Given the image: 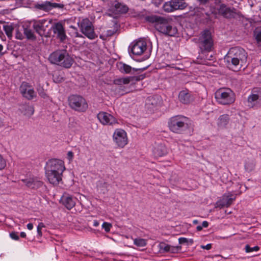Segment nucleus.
I'll use <instances>...</instances> for the list:
<instances>
[{
    "mask_svg": "<svg viewBox=\"0 0 261 261\" xmlns=\"http://www.w3.org/2000/svg\"><path fill=\"white\" fill-rule=\"evenodd\" d=\"M215 12L216 14H218L227 19L234 18L239 13L237 9L233 7H230L222 2V0H215Z\"/></svg>",
    "mask_w": 261,
    "mask_h": 261,
    "instance_id": "obj_4",
    "label": "nucleus"
},
{
    "mask_svg": "<svg viewBox=\"0 0 261 261\" xmlns=\"http://www.w3.org/2000/svg\"><path fill=\"white\" fill-rule=\"evenodd\" d=\"M229 197V196L228 195H224L223 196L222 199L216 203V207L222 208L224 207L229 206L231 204L233 200L235 199L236 197H234L233 198H232Z\"/></svg>",
    "mask_w": 261,
    "mask_h": 261,
    "instance_id": "obj_24",
    "label": "nucleus"
},
{
    "mask_svg": "<svg viewBox=\"0 0 261 261\" xmlns=\"http://www.w3.org/2000/svg\"><path fill=\"white\" fill-rule=\"evenodd\" d=\"M256 162L253 158H247L244 160V168L247 172H251L255 167Z\"/></svg>",
    "mask_w": 261,
    "mask_h": 261,
    "instance_id": "obj_26",
    "label": "nucleus"
},
{
    "mask_svg": "<svg viewBox=\"0 0 261 261\" xmlns=\"http://www.w3.org/2000/svg\"><path fill=\"white\" fill-rule=\"evenodd\" d=\"M145 74H141L138 76H130V82L131 81H139L143 80L145 78Z\"/></svg>",
    "mask_w": 261,
    "mask_h": 261,
    "instance_id": "obj_42",
    "label": "nucleus"
},
{
    "mask_svg": "<svg viewBox=\"0 0 261 261\" xmlns=\"http://www.w3.org/2000/svg\"><path fill=\"white\" fill-rule=\"evenodd\" d=\"M67 157L69 160H71L73 157V153L72 151H70L68 152Z\"/></svg>",
    "mask_w": 261,
    "mask_h": 261,
    "instance_id": "obj_53",
    "label": "nucleus"
},
{
    "mask_svg": "<svg viewBox=\"0 0 261 261\" xmlns=\"http://www.w3.org/2000/svg\"><path fill=\"white\" fill-rule=\"evenodd\" d=\"M153 4L156 6L159 7L162 4V0H153Z\"/></svg>",
    "mask_w": 261,
    "mask_h": 261,
    "instance_id": "obj_52",
    "label": "nucleus"
},
{
    "mask_svg": "<svg viewBox=\"0 0 261 261\" xmlns=\"http://www.w3.org/2000/svg\"><path fill=\"white\" fill-rule=\"evenodd\" d=\"M20 91L22 96L28 99H32L35 96L34 90L26 82H23L21 84Z\"/></svg>",
    "mask_w": 261,
    "mask_h": 261,
    "instance_id": "obj_18",
    "label": "nucleus"
},
{
    "mask_svg": "<svg viewBox=\"0 0 261 261\" xmlns=\"http://www.w3.org/2000/svg\"><path fill=\"white\" fill-rule=\"evenodd\" d=\"M24 34L21 33L20 32H19L18 30H17L15 34V37L17 39L19 40H22L24 38Z\"/></svg>",
    "mask_w": 261,
    "mask_h": 261,
    "instance_id": "obj_47",
    "label": "nucleus"
},
{
    "mask_svg": "<svg viewBox=\"0 0 261 261\" xmlns=\"http://www.w3.org/2000/svg\"><path fill=\"white\" fill-rule=\"evenodd\" d=\"M147 49V43L143 39L137 41L131 47V53L135 56H140Z\"/></svg>",
    "mask_w": 261,
    "mask_h": 261,
    "instance_id": "obj_15",
    "label": "nucleus"
},
{
    "mask_svg": "<svg viewBox=\"0 0 261 261\" xmlns=\"http://www.w3.org/2000/svg\"><path fill=\"white\" fill-rule=\"evenodd\" d=\"M156 98H158L159 97L158 96H153L149 98L148 99V102L146 103V106H148L149 108L150 105H152L153 107H156L158 102L156 101ZM150 108H151L150 107Z\"/></svg>",
    "mask_w": 261,
    "mask_h": 261,
    "instance_id": "obj_36",
    "label": "nucleus"
},
{
    "mask_svg": "<svg viewBox=\"0 0 261 261\" xmlns=\"http://www.w3.org/2000/svg\"><path fill=\"white\" fill-rule=\"evenodd\" d=\"M179 100L184 104L190 103L193 100V97L187 90L180 91L178 95Z\"/></svg>",
    "mask_w": 261,
    "mask_h": 261,
    "instance_id": "obj_25",
    "label": "nucleus"
},
{
    "mask_svg": "<svg viewBox=\"0 0 261 261\" xmlns=\"http://www.w3.org/2000/svg\"><path fill=\"white\" fill-rule=\"evenodd\" d=\"M37 91L38 92L39 95L44 99L48 98V95L46 93L45 90L42 87L39 86L37 88Z\"/></svg>",
    "mask_w": 261,
    "mask_h": 261,
    "instance_id": "obj_37",
    "label": "nucleus"
},
{
    "mask_svg": "<svg viewBox=\"0 0 261 261\" xmlns=\"http://www.w3.org/2000/svg\"><path fill=\"white\" fill-rule=\"evenodd\" d=\"M77 24L81 32L89 39L93 40L97 37L94 32V26L88 18L80 19Z\"/></svg>",
    "mask_w": 261,
    "mask_h": 261,
    "instance_id": "obj_9",
    "label": "nucleus"
},
{
    "mask_svg": "<svg viewBox=\"0 0 261 261\" xmlns=\"http://www.w3.org/2000/svg\"><path fill=\"white\" fill-rule=\"evenodd\" d=\"M114 11L116 13H126L128 10V8L126 5L118 2H116V3L114 4Z\"/></svg>",
    "mask_w": 261,
    "mask_h": 261,
    "instance_id": "obj_27",
    "label": "nucleus"
},
{
    "mask_svg": "<svg viewBox=\"0 0 261 261\" xmlns=\"http://www.w3.org/2000/svg\"><path fill=\"white\" fill-rule=\"evenodd\" d=\"M6 166V161L3 159L2 156L0 154V170H2Z\"/></svg>",
    "mask_w": 261,
    "mask_h": 261,
    "instance_id": "obj_46",
    "label": "nucleus"
},
{
    "mask_svg": "<svg viewBox=\"0 0 261 261\" xmlns=\"http://www.w3.org/2000/svg\"><path fill=\"white\" fill-rule=\"evenodd\" d=\"M4 30L5 32V33L7 35L8 37H11L12 36V32L13 30V28L12 25H4Z\"/></svg>",
    "mask_w": 261,
    "mask_h": 261,
    "instance_id": "obj_35",
    "label": "nucleus"
},
{
    "mask_svg": "<svg viewBox=\"0 0 261 261\" xmlns=\"http://www.w3.org/2000/svg\"><path fill=\"white\" fill-rule=\"evenodd\" d=\"M117 32V30L114 29L113 30H110L107 31L106 36L110 37L113 35Z\"/></svg>",
    "mask_w": 261,
    "mask_h": 261,
    "instance_id": "obj_48",
    "label": "nucleus"
},
{
    "mask_svg": "<svg viewBox=\"0 0 261 261\" xmlns=\"http://www.w3.org/2000/svg\"><path fill=\"white\" fill-rule=\"evenodd\" d=\"M169 245L166 244L165 243L162 242L159 244L160 250H163L165 252H168L170 247Z\"/></svg>",
    "mask_w": 261,
    "mask_h": 261,
    "instance_id": "obj_38",
    "label": "nucleus"
},
{
    "mask_svg": "<svg viewBox=\"0 0 261 261\" xmlns=\"http://www.w3.org/2000/svg\"><path fill=\"white\" fill-rule=\"evenodd\" d=\"M112 227V225L111 223L108 222H103L102 225V227L105 229V230L108 232L110 231L111 228Z\"/></svg>",
    "mask_w": 261,
    "mask_h": 261,
    "instance_id": "obj_43",
    "label": "nucleus"
},
{
    "mask_svg": "<svg viewBox=\"0 0 261 261\" xmlns=\"http://www.w3.org/2000/svg\"><path fill=\"white\" fill-rule=\"evenodd\" d=\"M44 227H45L44 224L42 222L40 223L37 226V233L40 237L42 236V232H41V229Z\"/></svg>",
    "mask_w": 261,
    "mask_h": 261,
    "instance_id": "obj_45",
    "label": "nucleus"
},
{
    "mask_svg": "<svg viewBox=\"0 0 261 261\" xmlns=\"http://www.w3.org/2000/svg\"><path fill=\"white\" fill-rule=\"evenodd\" d=\"M146 20L150 22L155 23V28L159 32L165 35L174 36L177 33L175 27H173L164 17L156 15L148 16Z\"/></svg>",
    "mask_w": 261,
    "mask_h": 261,
    "instance_id": "obj_2",
    "label": "nucleus"
},
{
    "mask_svg": "<svg viewBox=\"0 0 261 261\" xmlns=\"http://www.w3.org/2000/svg\"><path fill=\"white\" fill-rule=\"evenodd\" d=\"M63 173L57 172H48L45 171V174L47 180L51 184L57 185L59 182L62 180V175Z\"/></svg>",
    "mask_w": 261,
    "mask_h": 261,
    "instance_id": "obj_19",
    "label": "nucleus"
},
{
    "mask_svg": "<svg viewBox=\"0 0 261 261\" xmlns=\"http://www.w3.org/2000/svg\"><path fill=\"white\" fill-rule=\"evenodd\" d=\"M217 101L221 105H228L235 101V94L229 88H221L216 91L215 93Z\"/></svg>",
    "mask_w": 261,
    "mask_h": 261,
    "instance_id": "obj_6",
    "label": "nucleus"
},
{
    "mask_svg": "<svg viewBox=\"0 0 261 261\" xmlns=\"http://www.w3.org/2000/svg\"><path fill=\"white\" fill-rule=\"evenodd\" d=\"M4 47L2 44H0V56H2L5 54V52H3Z\"/></svg>",
    "mask_w": 261,
    "mask_h": 261,
    "instance_id": "obj_55",
    "label": "nucleus"
},
{
    "mask_svg": "<svg viewBox=\"0 0 261 261\" xmlns=\"http://www.w3.org/2000/svg\"><path fill=\"white\" fill-rule=\"evenodd\" d=\"M199 9H200V8H195V10H197V11H198Z\"/></svg>",
    "mask_w": 261,
    "mask_h": 261,
    "instance_id": "obj_64",
    "label": "nucleus"
},
{
    "mask_svg": "<svg viewBox=\"0 0 261 261\" xmlns=\"http://www.w3.org/2000/svg\"><path fill=\"white\" fill-rule=\"evenodd\" d=\"M201 248L202 249L209 250L212 248V244H208L205 246L201 245Z\"/></svg>",
    "mask_w": 261,
    "mask_h": 261,
    "instance_id": "obj_51",
    "label": "nucleus"
},
{
    "mask_svg": "<svg viewBox=\"0 0 261 261\" xmlns=\"http://www.w3.org/2000/svg\"><path fill=\"white\" fill-rule=\"evenodd\" d=\"M248 106L250 107H259L261 106V95L253 94L248 98Z\"/></svg>",
    "mask_w": 261,
    "mask_h": 261,
    "instance_id": "obj_23",
    "label": "nucleus"
},
{
    "mask_svg": "<svg viewBox=\"0 0 261 261\" xmlns=\"http://www.w3.org/2000/svg\"><path fill=\"white\" fill-rule=\"evenodd\" d=\"M22 108L24 110V115L31 116L34 114V108L32 106L25 105L23 106Z\"/></svg>",
    "mask_w": 261,
    "mask_h": 261,
    "instance_id": "obj_33",
    "label": "nucleus"
},
{
    "mask_svg": "<svg viewBox=\"0 0 261 261\" xmlns=\"http://www.w3.org/2000/svg\"><path fill=\"white\" fill-rule=\"evenodd\" d=\"M65 169L64 162L60 160L54 159L50 160L47 162L45 171L63 173Z\"/></svg>",
    "mask_w": 261,
    "mask_h": 261,
    "instance_id": "obj_12",
    "label": "nucleus"
},
{
    "mask_svg": "<svg viewBox=\"0 0 261 261\" xmlns=\"http://www.w3.org/2000/svg\"><path fill=\"white\" fill-rule=\"evenodd\" d=\"M113 139L117 145L123 148L127 143L126 132L122 129H117L113 135Z\"/></svg>",
    "mask_w": 261,
    "mask_h": 261,
    "instance_id": "obj_14",
    "label": "nucleus"
},
{
    "mask_svg": "<svg viewBox=\"0 0 261 261\" xmlns=\"http://www.w3.org/2000/svg\"><path fill=\"white\" fill-rule=\"evenodd\" d=\"M20 236L22 238H25L26 237V234L24 232H20Z\"/></svg>",
    "mask_w": 261,
    "mask_h": 261,
    "instance_id": "obj_60",
    "label": "nucleus"
},
{
    "mask_svg": "<svg viewBox=\"0 0 261 261\" xmlns=\"http://www.w3.org/2000/svg\"><path fill=\"white\" fill-rule=\"evenodd\" d=\"M181 246H170L169 250L168 252L172 253H177L180 249H181Z\"/></svg>",
    "mask_w": 261,
    "mask_h": 261,
    "instance_id": "obj_39",
    "label": "nucleus"
},
{
    "mask_svg": "<svg viewBox=\"0 0 261 261\" xmlns=\"http://www.w3.org/2000/svg\"><path fill=\"white\" fill-rule=\"evenodd\" d=\"M69 105L71 109L78 112H85L88 108L86 100L81 96L72 95L68 97Z\"/></svg>",
    "mask_w": 261,
    "mask_h": 261,
    "instance_id": "obj_10",
    "label": "nucleus"
},
{
    "mask_svg": "<svg viewBox=\"0 0 261 261\" xmlns=\"http://www.w3.org/2000/svg\"><path fill=\"white\" fill-rule=\"evenodd\" d=\"M229 121V116L227 114L221 115L219 119L218 124L219 126L223 127L226 126Z\"/></svg>",
    "mask_w": 261,
    "mask_h": 261,
    "instance_id": "obj_30",
    "label": "nucleus"
},
{
    "mask_svg": "<svg viewBox=\"0 0 261 261\" xmlns=\"http://www.w3.org/2000/svg\"><path fill=\"white\" fill-rule=\"evenodd\" d=\"M117 66L121 73L126 74L132 73V68L129 65L122 62H119L117 64Z\"/></svg>",
    "mask_w": 261,
    "mask_h": 261,
    "instance_id": "obj_28",
    "label": "nucleus"
},
{
    "mask_svg": "<svg viewBox=\"0 0 261 261\" xmlns=\"http://www.w3.org/2000/svg\"><path fill=\"white\" fill-rule=\"evenodd\" d=\"M64 7V5L63 4L52 3L49 1H46L41 4H37L35 6V8L46 12L49 11L54 8L63 9Z\"/></svg>",
    "mask_w": 261,
    "mask_h": 261,
    "instance_id": "obj_16",
    "label": "nucleus"
},
{
    "mask_svg": "<svg viewBox=\"0 0 261 261\" xmlns=\"http://www.w3.org/2000/svg\"><path fill=\"white\" fill-rule=\"evenodd\" d=\"M54 82L56 83H61L63 81V78L58 74H53Z\"/></svg>",
    "mask_w": 261,
    "mask_h": 261,
    "instance_id": "obj_41",
    "label": "nucleus"
},
{
    "mask_svg": "<svg viewBox=\"0 0 261 261\" xmlns=\"http://www.w3.org/2000/svg\"><path fill=\"white\" fill-rule=\"evenodd\" d=\"M197 1L198 2H199L200 4L205 5L207 3H208L210 0H197Z\"/></svg>",
    "mask_w": 261,
    "mask_h": 261,
    "instance_id": "obj_54",
    "label": "nucleus"
},
{
    "mask_svg": "<svg viewBox=\"0 0 261 261\" xmlns=\"http://www.w3.org/2000/svg\"><path fill=\"white\" fill-rule=\"evenodd\" d=\"M49 61L53 64L65 68H69L74 60L66 49H58L52 53L49 57Z\"/></svg>",
    "mask_w": 261,
    "mask_h": 261,
    "instance_id": "obj_3",
    "label": "nucleus"
},
{
    "mask_svg": "<svg viewBox=\"0 0 261 261\" xmlns=\"http://www.w3.org/2000/svg\"><path fill=\"white\" fill-rule=\"evenodd\" d=\"M50 31L53 32V36L60 40L61 42H64L67 38L65 28L61 22L54 23L49 29L50 32Z\"/></svg>",
    "mask_w": 261,
    "mask_h": 261,
    "instance_id": "obj_13",
    "label": "nucleus"
},
{
    "mask_svg": "<svg viewBox=\"0 0 261 261\" xmlns=\"http://www.w3.org/2000/svg\"><path fill=\"white\" fill-rule=\"evenodd\" d=\"M193 223L194 224H197L198 223V221L197 220H194L193 221Z\"/></svg>",
    "mask_w": 261,
    "mask_h": 261,
    "instance_id": "obj_61",
    "label": "nucleus"
},
{
    "mask_svg": "<svg viewBox=\"0 0 261 261\" xmlns=\"http://www.w3.org/2000/svg\"><path fill=\"white\" fill-rule=\"evenodd\" d=\"M10 237L15 240H19V236L17 235V233L15 232H12L10 233Z\"/></svg>",
    "mask_w": 261,
    "mask_h": 261,
    "instance_id": "obj_50",
    "label": "nucleus"
},
{
    "mask_svg": "<svg viewBox=\"0 0 261 261\" xmlns=\"http://www.w3.org/2000/svg\"><path fill=\"white\" fill-rule=\"evenodd\" d=\"M130 82L129 77L124 78H118L114 80L113 83L115 85H122L123 84H127Z\"/></svg>",
    "mask_w": 261,
    "mask_h": 261,
    "instance_id": "obj_32",
    "label": "nucleus"
},
{
    "mask_svg": "<svg viewBox=\"0 0 261 261\" xmlns=\"http://www.w3.org/2000/svg\"><path fill=\"white\" fill-rule=\"evenodd\" d=\"M97 118L104 125H113L117 123V120L111 114L101 112L97 114Z\"/></svg>",
    "mask_w": 261,
    "mask_h": 261,
    "instance_id": "obj_17",
    "label": "nucleus"
},
{
    "mask_svg": "<svg viewBox=\"0 0 261 261\" xmlns=\"http://www.w3.org/2000/svg\"><path fill=\"white\" fill-rule=\"evenodd\" d=\"M103 185L106 187H107V186L108 185L107 182H104Z\"/></svg>",
    "mask_w": 261,
    "mask_h": 261,
    "instance_id": "obj_63",
    "label": "nucleus"
},
{
    "mask_svg": "<svg viewBox=\"0 0 261 261\" xmlns=\"http://www.w3.org/2000/svg\"><path fill=\"white\" fill-rule=\"evenodd\" d=\"M253 36L258 45L261 46V27L255 28L253 31Z\"/></svg>",
    "mask_w": 261,
    "mask_h": 261,
    "instance_id": "obj_31",
    "label": "nucleus"
},
{
    "mask_svg": "<svg viewBox=\"0 0 261 261\" xmlns=\"http://www.w3.org/2000/svg\"><path fill=\"white\" fill-rule=\"evenodd\" d=\"M147 67H144V68H132V74H134L135 72H137V71H143L145 70H146L147 69Z\"/></svg>",
    "mask_w": 261,
    "mask_h": 261,
    "instance_id": "obj_49",
    "label": "nucleus"
},
{
    "mask_svg": "<svg viewBox=\"0 0 261 261\" xmlns=\"http://www.w3.org/2000/svg\"><path fill=\"white\" fill-rule=\"evenodd\" d=\"M22 181L29 188L31 189H38L41 187L43 182L36 177H31L22 179Z\"/></svg>",
    "mask_w": 261,
    "mask_h": 261,
    "instance_id": "obj_21",
    "label": "nucleus"
},
{
    "mask_svg": "<svg viewBox=\"0 0 261 261\" xmlns=\"http://www.w3.org/2000/svg\"><path fill=\"white\" fill-rule=\"evenodd\" d=\"M27 228L29 230H32L33 228V225L32 223H29L27 224Z\"/></svg>",
    "mask_w": 261,
    "mask_h": 261,
    "instance_id": "obj_57",
    "label": "nucleus"
},
{
    "mask_svg": "<svg viewBox=\"0 0 261 261\" xmlns=\"http://www.w3.org/2000/svg\"><path fill=\"white\" fill-rule=\"evenodd\" d=\"M188 118L182 116L171 117L168 122L170 129L173 133L182 134L189 128Z\"/></svg>",
    "mask_w": 261,
    "mask_h": 261,
    "instance_id": "obj_5",
    "label": "nucleus"
},
{
    "mask_svg": "<svg viewBox=\"0 0 261 261\" xmlns=\"http://www.w3.org/2000/svg\"><path fill=\"white\" fill-rule=\"evenodd\" d=\"M134 244L138 247H144L146 245V242L145 239L137 238L134 240Z\"/></svg>",
    "mask_w": 261,
    "mask_h": 261,
    "instance_id": "obj_34",
    "label": "nucleus"
},
{
    "mask_svg": "<svg viewBox=\"0 0 261 261\" xmlns=\"http://www.w3.org/2000/svg\"><path fill=\"white\" fill-rule=\"evenodd\" d=\"M187 4L183 0H171L165 3L163 8L165 12H171L175 10L184 9Z\"/></svg>",
    "mask_w": 261,
    "mask_h": 261,
    "instance_id": "obj_11",
    "label": "nucleus"
},
{
    "mask_svg": "<svg viewBox=\"0 0 261 261\" xmlns=\"http://www.w3.org/2000/svg\"><path fill=\"white\" fill-rule=\"evenodd\" d=\"M100 38L102 39V40H105L106 39V38L103 36V35H100Z\"/></svg>",
    "mask_w": 261,
    "mask_h": 261,
    "instance_id": "obj_62",
    "label": "nucleus"
},
{
    "mask_svg": "<svg viewBox=\"0 0 261 261\" xmlns=\"http://www.w3.org/2000/svg\"><path fill=\"white\" fill-rule=\"evenodd\" d=\"M75 201L76 199L75 198L66 194H64L60 199V202L69 210L75 206Z\"/></svg>",
    "mask_w": 261,
    "mask_h": 261,
    "instance_id": "obj_20",
    "label": "nucleus"
},
{
    "mask_svg": "<svg viewBox=\"0 0 261 261\" xmlns=\"http://www.w3.org/2000/svg\"><path fill=\"white\" fill-rule=\"evenodd\" d=\"M247 60V53L240 47L230 48L224 58L227 67L234 71H239L242 68L245 69Z\"/></svg>",
    "mask_w": 261,
    "mask_h": 261,
    "instance_id": "obj_1",
    "label": "nucleus"
},
{
    "mask_svg": "<svg viewBox=\"0 0 261 261\" xmlns=\"http://www.w3.org/2000/svg\"><path fill=\"white\" fill-rule=\"evenodd\" d=\"M99 225V222L97 220H95L93 222V226L95 227H97Z\"/></svg>",
    "mask_w": 261,
    "mask_h": 261,
    "instance_id": "obj_58",
    "label": "nucleus"
},
{
    "mask_svg": "<svg viewBox=\"0 0 261 261\" xmlns=\"http://www.w3.org/2000/svg\"><path fill=\"white\" fill-rule=\"evenodd\" d=\"M208 226V222L206 221H204L202 222V226L204 227V228H206Z\"/></svg>",
    "mask_w": 261,
    "mask_h": 261,
    "instance_id": "obj_56",
    "label": "nucleus"
},
{
    "mask_svg": "<svg viewBox=\"0 0 261 261\" xmlns=\"http://www.w3.org/2000/svg\"><path fill=\"white\" fill-rule=\"evenodd\" d=\"M23 34L28 40L34 41L36 39V37L34 32L29 28L23 29Z\"/></svg>",
    "mask_w": 261,
    "mask_h": 261,
    "instance_id": "obj_29",
    "label": "nucleus"
},
{
    "mask_svg": "<svg viewBox=\"0 0 261 261\" xmlns=\"http://www.w3.org/2000/svg\"><path fill=\"white\" fill-rule=\"evenodd\" d=\"M51 21L46 19H33L31 21L32 28L41 37H49L51 36V32L47 31Z\"/></svg>",
    "mask_w": 261,
    "mask_h": 261,
    "instance_id": "obj_8",
    "label": "nucleus"
},
{
    "mask_svg": "<svg viewBox=\"0 0 261 261\" xmlns=\"http://www.w3.org/2000/svg\"><path fill=\"white\" fill-rule=\"evenodd\" d=\"M196 229L197 231H201L202 229V226L200 225H198L196 227Z\"/></svg>",
    "mask_w": 261,
    "mask_h": 261,
    "instance_id": "obj_59",
    "label": "nucleus"
},
{
    "mask_svg": "<svg viewBox=\"0 0 261 261\" xmlns=\"http://www.w3.org/2000/svg\"><path fill=\"white\" fill-rule=\"evenodd\" d=\"M179 243L180 244H184V243H187L189 242H190L191 244L193 243V241L192 239H190L189 241L188 240V239L185 238H180L178 239Z\"/></svg>",
    "mask_w": 261,
    "mask_h": 261,
    "instance_id": "obj_44",
    "label": "nucleus"
},
{
    "mask_svg": "<svg viewBox=\"0 0 261 261\" xmlns=\"http://www.w3.org/2000/svg\"><path fill=\"white\" fill-rule=\"evenodd\" d=\"M245 251L246 252H251L254 251H258L259 249V247L255 246L253 247H250L249 245H246L245 247Z\"/></svg>",
    "mask_w": 261,
    "mask_h": 261,
    "instance_id": "obj_40",
    "label": "nucleus"
},
{
    "mask_svg": "<svg viewBox=\"0 0 261 261\" xmlns=\"http://www.w3.org/2000/svg\"><path fill=\"white\" fill-rule=\"evenodd\" d=\"M168 152V149L164 144H156L153 148V153L155 157H162Z\"/></svg>",
    "mask_w": 261,
    "mask_h": 261,
    "instance_id": "obj_22",
    "label": "nucleus"
},
{
    "mask_svg": "<svg viewBox=\"0 0 261 261\" xmlns=\"http://www.w3.org/2000/svg\"><path fill=\"white\" fill-rule=\"evenodd\" d=\"M198 44L202 53L212 50L214 43L210 30H205L201 33L198 40Z\"/></svg>",
    "mask_w": 261,
    "mask_h": 261,
    "instance_id": "obj_7",
    "label": "nucleus"
}]
</instances>
